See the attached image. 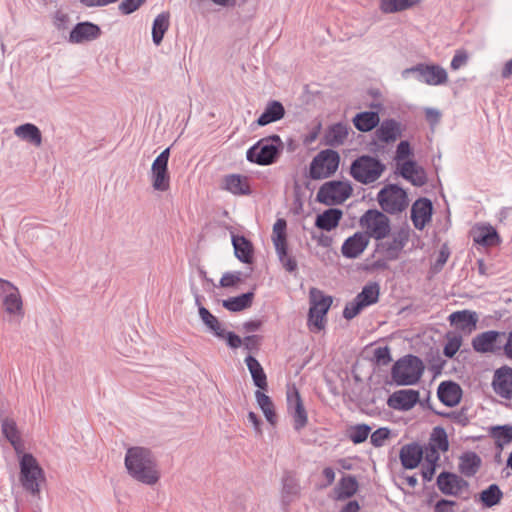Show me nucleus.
Wrapping results in <instances>:
<instances>
[{"label": "nucleus", "mask_w": 512, "mask_h": 512, "mask_svg": "<svg viewBox=\"0 0 512 512\" xmlns=\"http://www.w3.org/2000/svg\"><path fill=\"white\" fill-rule=\"evenodd\" d=\"M124 464L127 473L140 483L152 486L160 479L157 460L148 448L141 446L128 448Z\"/></svg>", "instance_id": "obj_1"}, {"label": "nucleus", "mask_w": 512, "mask_h": 512, "mask_svg": "<svg viewBox=\"0 0 512 512\" xmlns=\"http://www.w3.org/2000/svg\"><path fill=\"white\" fill-rule=\"evenodd\" d=\"M284 145L279 135L273 134L258 140L246 152V159L253 164L269 166L277 162Z\"/></svg>", "instance_id": "obj_2"}, {"label": "nucleus", "mask_w": 512, "mask_h": 512, "mask_svg": "<svg viewBox=\"0 0 512 512\" xmlns=\"http://www.w3.org/2000/svg\"><path fill=\"white\" fill-rule=\"evenodd\" d=\"M423 361L415 355H406L392 366L391 377L399 386L415 385L424 372Z\"/></svg>", "instance_id": "obj_3"}, {"label": "nucleus", "mask_w": 512, "mask_h": 512, "mask_svg": "<svg viewBox=\"0 0 512 512\" xmlns=\"http://www.w3.org/2000/svg\"><path fill=\"white\" fill-rule=\"evenodd\" d=\"M385 170L386 165L371 155L358 156L350 165V175L364 185L376 182Z\"/></svg>", "instance_id": "obj_4"}, {"label": "nucleus", "mask_w": 512, "mask_h": 512, "mask_svg": "<svg viewBox=\"0 0 512 512\" xmlns=\"http://www.w3.org/2000/svg\"><path fill=\"white\" fill-rule=\"evenodd\" d=\"M19 480L23 489L33 496L40 494V483L45 481V474L37 459L31 453H25L20 459Z\"/></svg>", "instance_id": "obj_5"}, {"label": "nucleus", "mask_w": 512, "mask_h": 512, "mask_svg": "<svg viewBox=\"0 0 512 512\" xmlns=\"http://www.w3.org/2000/svg\"><path fill=\"white\" fill-rule=\"evenodd\" d=\"M381 209L388 214L402 213L409 205L408 194L398 184H387L377 194Z\"/></svg>", "instance_id": "obj_6"}, {"label": "nucleus", "mask_w": 512, "mask_h": 512, "mask_svg": "<svg viewBox=\"0 0 512 512\" xmlns=\"http://www.w3.org/2000/svg\"><path fill=\"white\" fill-rule=\"evenodd\" d=\"M413 75L415 79L430 86L445 84L448 80L447 71L438 64L418 63L402 71V77Z\"/></svg>", "instance_id": "obj_7"}, {"label": "nucleus", "mask_w": 512, "mask_h": 512, "mask_svg": "<svg viewBox=\"0 0 512 512\" xmlns=\"http://www.w3.org/2000/svg\"><path fill=\"white\" fill-rule=\"evenodd\" d=\"M340 155L333 149L320 151L311 161L309 177L313 180L325 179L332 176L338 169Z\"/></svg>", "instance_id": "obj_8"}, {"label": "nucleus", "mask_w": 512, "mask_h": 512, "mask_svg": "<svg viewBox=\"0 0 512 512\" xmlns=\"http://www.w3.org/2000/svg\"><path fill=\"white\" fill-rule=\"evenodd\" d=\"M359 225L365 228L363 232L368 238L382 240L386 238L390 231V219L383 212L377 209L367 210L359 219Z\"/></svg>", "instance_id": "obj_9"}, {"label": "nucleus", "mask_w": 512, "mask_h": 512, "mask_svg": "<svg viewBox=\"0 0 512 512\" xmlns=\"http://www.w3.org/2000/svg\"><path fill=\"white\" fill-rule=\"evenodd\" d=\"M333 302L331 296H325L315 288L311 289V306L308 313V325L313 332H319L325 328V316Z\"/></svg>", "instance_id": "obj_10"}, {"label": "nucleus", "mask_w": 512, "mask_h": 512, "mask_svg": "<svg viewBox=\"0 0 512 512\" xmlns=\"http://www.w3.org/2000/svg\"><path fill=\"white\" fill-rule=\"evenodd\" d=\"M353 192L350 182L332 180L325 182L318 190L316 201L327 206L342 204Z\"/></svg>", "instance_id": "obj_11"}, {"label": "nucleus", "mask_w": 512, "mask_h": 512, "mask_svg": "<svg viewBox=\"0 0 512 512\" xmlns=\"http://www.w3.org/2000/svg\"><path fill=\"white\" fill-rule=\"evenodd\" d=\"M170 147L164 149L153 161L151 167L152 187L156 191L165 192L170 187V175L168 172V161Z\"/></svg>", "instance_id": "obj_12"}, {"label": "nucleus", "mask_w": 512, "mask_h": 512, "mask_svg": "<svg viewBox=\"0 0 512 512\" xmlns=\"http://www.w3.org/2000/svg\"><path fill=\"white\" fill-rule=\"evenodd\" d=\"M394 173L416 187H422L428 181L425 169L415 160H406L405 162L398 163Z\"/></svg>", "instance_id": "obj_13"}, {"label": "nucleus", "mask_w": 512, "mask_h": 512, "mask_svg": "<svg viewBox=\"0 0 512 512\" xmlns=\"http://www.w3.org/2000/svg\"><path fill=\"white\" fill-rule=\"evenodd\" d=\"M281 505L287 511L289 506L301 495L299 479L293 471H284L281 478Z\"/></svg>", "instance_id": "obj_14"}, {"label": "nucleus", "mask_w": 512, "mask_h": 512, "mask_svg": "<svg viewBox=\"0 0 512 512\" xmlns=\"http://www.w3.org/2000/svg\"><path fill=\"white\" fill-rule=\"evenodd\" d=\"M0 294H4L3 305L9 314H23L21 295L17 287L8 280L0 278Z\"/></svg>", "instance_id": "obj_15"}, {"label": "nucleus", "mask_w": 512, "mask_h": 512, "mask_svg": "<svg viewBox=\"0 0 512 512\" xmlns=\"http://www.w3.org/2000/svg\"><path fill=\"white\" fill-rule=\"evenodd\" d=\"M436 484L438 489L448 496H458L463 489L469 486L465 479L449 471H442L437 477Z\"/></svg>", "instance_id": "obj_16"}, {"label": "nucleus", "mask_w": 512, "mask_h": 512, "mask_svg": "<svg viewBox=\"0 0 512 512\" xmlns=\"http://www.w3.org/2000/svg\"><path fill=\"white\" fill-rule=\"evenodd\" d=\"M433 214L432 201L426 197L417 199L411 207V220L416 229L422 230L431 221Z\"/></svg>", "instance_id": "obj_17"}, {"label": "nucleus", "mask_w": 512, "mask_h": 512, "mask_svg": "<svg viewBox=\"0 0 512 512\" xmlns=\"http://www.w3.org/2000/svg\"><path fill=\"white\" fill-rule=\"evenodd\" d=\"M409 236V230L401 228L393 234L391 241L381 242L378 248L385 254L387 260H396L407 244Z\"/></svg>", "instance_id": "obj_18"}, {"label": "nucleus", "mask_w": 512, "mask_h": 512, "mask_svg": "<svg viewBox=\"0 0 512 512\" xmlns=\"http://www.w3.org/2000/svg\"><path fill=\"white\" fill-rule=\"evenodd\" d=\"M419 392L413 389L395 391L387 400V405L398 411H408L419 402Z\"/></svg>", "instance_id": "obj_19"}, {"label": "nucleus", "mask_w": 512, "mask_h": 512, "mask_svg": "<svg viewBox=\"0 0 512 512\" xmlns=\"http://www.w3.org/2000/svg\"><path fill=\"white\" fill-rule=\"evenodd\" d=\"M287 401L288 408L293 417V427L297 432H299L308 423V415L299 392L295 389L293 393H288Z\"/></svg>", "instance_id": "obj_20"}, {"label": "nucleus", "mask_w": 512, "mask_h": 512, "mask_svg": "<svg viewBox=\"0 0 512 512\" xmlns=\"http://www.w3.org/2000/svg\"><path fill=\"white\" fill-rule=\"evenodd\" d=\"M100 35L101 29L97 24L89 21L79 22L71 30L69 42L79 44L87 41H93L99 38Z\"/></svg>", "instance_id": "obj_21"}, {"label": "nucleus", "mask_w": 512, "mask_h": 512, "mask_svg": "<svg viewBox=\"0 0 512 512\" xmlns=\"http://www.w3.org/2000/svg\"><path fill=\"white\" fill-rule=\"evenodd\" d=\"M368 244V236L363 232H356L343 242L341 253L345 258L355 259L364 252Z\"/></svg>", "instance_id": "obj_22"}, {"label": "nucleus", "mask_w": 512, "mask_h": 512, "mask_svg": "<svg viewBox=\"0 0 512 512\" xmlns=\"http://www.w3.org/2000/svg\"><path fill=\"white\" fill-rule=\"evenodd\" d=\"M379 124L374 134L380 142L393 143L402 136L404 128L396 119H385Z\"/></svg>", "instance_id": "obj_23"}, {"label": "nucleus", "mask_w": 512, "mask_h": 512, "mask_svg": "<svg viewBox=\"0 0 512 512\" xmlns=\"http://www.w3.org/2000/svg\"><path fill=\"white\" fill-rule=\"evenodd\" d=\"M423 457V447L417 442H412L402 446L399 452L401 465L405 469L409 470L417 468Z\"/></svg>", "instance_id": "obj_24"}, {"label": "nucleus", "mask_w": 512, "mask_h": 512, "mask_svg": "<svg viewBox=\"0 0 512 512\" xmlns=\"http://www.w3.org/2000/svg\"><path fill=\"white\" fill-rule=\"evenodd\" d=\"M437 395L441 403L448 407L458 405L462 398V389L454 381H443L439 384Z\"/></svg>", "instance_id": "obj_25"}, {"label": "nucleus", "mask_w": 512, "mask_h": 512, "mask_svg": "<svg viewBox=\"0 0 512 512\" xmlns=\"http://www.w3.org/2000/svg\"><path fill=\"white\" fill-rule=\"evenodd\" d=\"M493 389L502 398H512V368L504 366L495 372Z\"/></svg>", "instance_id": "obj_26"}, {"label": "nucleus", "mask_w": 512, "mask_h": 512, "mask_svg": "<svg viewBox=\"0 0 512 512\" xmlns=\"http://www.w3.org/2000/svg\"><path fill=\"white\" fill-rule=\"evenodd\" d=\"M222 188L233 195H250L252 193L249 178L241 174L224 176Z\"/></svg>", "instance_id": "obj_27"}, {"label": "nucleus", "mask_w": 512, "mask_h": 512, "mask_svg": "<svg viewBox=\"0 0 512 512\" xmlns=\"http://www.w3.org/2000/svg\"><path fill=\"white\" fill-rule=\"evenodd\" d=\"M235 257L244 264L253 263L254 247L252 242L243 235H232Z\"/></svg>", "instance_id": "obj_28"}, {"label": "nucleus", "mask_w": 512, "mask_h": 512, "mask_svg": "<svg viewBox=\"0 0 512 512\" xmlns=\"http://www.w3.org/2000/svg\"><path fill=\"white\" fill-rule=\"evenodd\" d=\"M505 332L485 331L472 339V347L476 352L488 353L495 351V343L499 336H505Z\"/></svg>", "instance_id": "obj_29"}, {"label": "nucleus", "mask_w": 512, "mask_h": 512, "mask_svg": "<svg viewBox=\"0 0 512 512\" xmlns=\"http://www.w3.org/2000/svg\"><path fill=\"white\" fill-rule=\"evenodd\" d=\"M349 127L346 123L338 122L330 125L324 134V143L329 147H339L348 137Z\"/></svg>", "instance_id": "obj_30"}, {"label": "nucleus", "mask_w": 512, "mask_h": 512, "mask_svg": "<svg viewBox=\"0 0 512 512\" xmlns=\"http://www.w3.org/2000/svg\"><path fill=\"white\" fill-rule=\"evenodd\" d=\"M482 465L481 457L473 451H467L459 457L458 469L465 477H473Z\"/></svg>", "instance_id": "obj_31"}, {"label": "nucleus", "mask_w": 512, "mask_h": 512, "mask_svg": "<svg viewBox=\"0 0 512 512\" xmlns=\"http://www.w3.org/2000/svg\"><path fill=\"white\" fill-rule=\"evenodd\" d=\"M285 116V108L280 101L271 100L267 103L264 111L256 120L258 126H266L270 123L281 120Z\"/></svg>", "instance_id": "obj_32"}, {"label": "nucleus", "mask_w": 512, "mask_h": 512, "mask_svg": "<svg viewBox=\"0 0 512 512\" xmlns=\"http://www.w3.org/2000/svg\"><path fill=\"white\" fill-rule=\"evenodd\" d=\"M343 216L339 208H329L318 214L315 220V226L321 230L331 231L335 229Z\"/></svg>", "instance_id": "obj_33"}, {"label": "nucleus", "mask_w": 512, "mask_h": 512, "mask_svg": "<svg viewBox=\"0 0 512 512\" xmlns=\"http://www.w3.org/2000/svg\"><path fill=\"white\" fill-rule=\"evenodd\" d=\"M353 125L360 132H370L380 123L377 111H363L357 113L352 119Z\"/></svg>", "instance_id": "obj_34"}, {"label": "nucleus", "mask_w": 512, "mask_h": 512, "mask_svg": "<svg viewBox=\"0 0 512 512\" xmlns=\"http://www.w3.org/2000/svg\"><path fill=\"white\" fill-rule=\"evenodd\" d=\"M449 321L450 324L454 325L457 329L470 331L476 327L478 318L476 312L470 310H462L450 314Z\"/></svg>", "instance_id": "obj_35"}, {"label": "nucleus", "mask_w": 512, "mask_h": 512, "mask_svg": "<svg viewBox=\"0 0 512 512\" xmlns=\"http://www.w3.org/2000/svg\"><path fill=\"white\" fill-rule=\"evenodd\" d=\"M245 363L252 376L254 385L258 387L260 391L267 390V376L259 361L255 357L248 355L245 358Z\"/></svg>", "instance_id": "obj_36"}, {"label": "nucleus", "mask_w": 512, "mask_h": 512, "mask_svg": "<svg viewBox=\"0 0 512 512\" xmlns=\"http://www.w3.org/2000/svg\"><path fill=\"white\" fill-rule=\"evenodd\" d=\"M14 134L22 140H25L36 147L42 144V134L40 129L32 124L25 123L14 129Z\"/></svg>", "instance_id": "obj_37"}, {"label": "nucleus", "mask_w": 512, "mask_h": 512, "mask_svg": "<svg viewBox=\"0 0 512 512\" xmlns=\"http://www.w3.org/2000/svg\"><path fill=\"white\" fill-rule=\"evenodd\" d=\"M359 484L355 476H343L334 488L336 499L344 500L352 497L358 490Z\"/></svg>", "instance_id": "obj_38"}, {"label": "nucleus", "mask_w": 512, "mask_h": 512, "mask_svg": "<svg viewBox=\"0 0 512 512\" xmlns=\"http://www.w3.org/2000/svg\"><path fill=\"white\" fill-rule=\"evenodd\" d=\"M254 299V292L249 291L235 297H229L222 301V306L231 311L239 312L251 307Z\"/></svg>", "instance_id": "obj_39"}, {"label": "nucleus", "mask_w": 512, "mask_h": 512, "mask_svg": "<svg viewBox=\"0 0 512 512\" xmlns=\"http://www.w3.org/2000/svg\"><path fill=\"white\" fill-rule=\"evenodd\" d=\"M170 14L168 12H162L156 16L152 25V40L155 45H160L165 33L169 28Z\"/></svg>", "instance_id": "obj_40"}, {"label": "nucleus", "mask_w": 512, "mask_h": 512, "mask_svg": "<svg viewBox=\"0 0 512 512\" xmlns=\"http://www.w3.org/2000/svg\"><path fill=\"white\" fill-rule=\"evenodd\" d=\"M255 398L266 420L274 426L277 423V415L271 398L260 390L255 392Z\"/></svg>", "instance_id": "obj_41"}, {"label": "nucleus", "mask_w": 512, "mask_h": 512, "mask_svg": "<svg viewBox=\"0 0 512 512\" xmlns=\"http://www.w3.org/2000/svg\"><path fill=\"white\" fill-rule=\"evenodd\" d=\"M490 435L496 447L501 451L505 444L512 442V425H496L490 428Z\"/></svg>", "instance_id": "obj_42"}, {"label": "nucleus", "mask_w": 512, "mask_h": 512, "mask_svg": "<svg viewBox=\"0 0 512 512\" xmlns=\"http://www.w3.org/2000/svg\"><path fill=\"white\" fill-rule=\"evenodd\" d=\"M1 431L13 447L16 448L20 444V432L14 419L9 417L3 418L1 420Z\"/></svg>", "instance_id": "obj_43"}, {"label": "nucleus", "mask_w": 512, "mask_h": 512, "mask_svg": "<svg viewBox=\"0 0 512 512\" xmlns=\"http://www.w3.org/2000/svg\"><path fill=\"white\" fill-rule=\"evenodd\" d=\"M503 492L497 484H491L480 493V501L484 507L491 508L500 503Z\"/></svg>", "instance_id": "obj_44"}, {"label": "nucleus", "mask_w": 512, "mask_h": 512, "mask_svg": "<svg viewBox=\"0 0 512 512\" xmlns=\"http://www.w3.org/2000/svg\"><path fill=\"white\" fill-rule=\"evenodd\" d=\"M199 316L204 325L213 333L216 337H223V328L216 316H214L207 308L200 306Z\"/></svg>", "instance_id": "obj_45"}, {"label": "nucleus", "mask_w": 512, "mask_h": 512, "mask_svg": "<svg viewBox=\"0 0 512 512\" xmlns=\"http://www.w3.org/2000/svg\"><path fill=\"white\" fill-rule=\"evenodd\" d=\"M380 294V286L377 282H370L366 284L360 293L357 294L360 300L366 307L378 302Z\"/></svg>", "instance_id": "obj_46"}, {"label": "nucleus", "mask_w": 512, "mask_h": 512, "mask_svg": "<svg viewBox=\"0 0 512 512\" xmlns=\"http://www.w3.org/2000/svg\"><path fill=\"white\" fill-rule=\"evenodd\" d=\"M474 241L482 246H493L500 241L499 234L492 226H484L474 236Z\"/></svg>", "instance_id": "obj_47"}, {"label": "nucleus", "mask_w": 512, "mask_h": 512, "mask_svg": "<svg viewBox=\"0 0 512 512\" xmlns=\"http://www.w3.org/2000/svg\"><path fill=\"white\" fill-rule=\"evenodd\" d=\"M287 222L283 218L277 219L273 225L272 241L275 249H280L283 252V246L287 244Z\"/></svg>", "instance_id": "obj_48"}, {"label": "nucleus", "mask_w": 512, "mask_h": 512, "mask_svg": "<svg viewBox=\"0 0 512 512\" xmlns=\"http://www.w3.org/2000/svg\"><path fill=\"white\" fill-rule=\"evenodd\" d=\"M421 0H381V9L385 13H395L417 5Z\"/></svg>", "instance_id": "obj_49"}, {"label": "nucleus", "mask_w": 512, "mask_h": 512, "mask_svg": "<svg viewBox=\"0 0 512 512\" xmlns=\"http://www.w3.org/2000/svg\"><path fill=\"white\" fill-rule=\"evenodd\" d=\"M428 444L434 446L442 452L448 451L449 440L446 430L441 426L434 427Z\"/></svg>", "instance_id": "obj_50"}, {"label": "nucleus", "mask_w": 512, "mask_h": 512, "mask_svg": "<svg viewBox=\"0 0 512 512\" xmlns=\"http://www.w3.org/2000/svg\"><path fill=\"white\" fill-rule=\"evenodd\" d=\"M371 432V427L368 424H356L351 426L347 433L348 438L354 443V444H361L365 442Z\"/></svg>", "instance_id": "obj_51"}, {"label": "nucleus", "mask_w": 512, "mask_h": 512, "mask_svg": "<svg viewBox=\"0 0 512 512\" xmlns=\"http://www.w3.org/2000/svg\"><path fill=\"white\" fill-rule=\"evenodd\" d=\"M279 261L286 271L293 273L297 271L298 265L296 259L288 254V245L283 246V252L280 249H275Z\"/></svg>", "instance_id": "obj_52"}, {"label": "nucleus", "mask_w": 512, "mask_h": 512, "mask_svg": "<svg viewBox=\"0 0 512 512\" xmlns=\"http://www.w3.org/2000/svg\"><path fill=\"white\" fill-rule=\"evenodd\" d=\"M414 152L411 147V144L408 140H402L398 143L395 153V161L396 166L398 163H401V161L405 162L406 160H410L409 157L413 156Z\"/></svg>", "instance_id": "obj_53"}, {"label": "nucleus", "mask_w": 512, "mask_h": 512, "mask_svg": "<svg viewBox=\"0 0 512 512\" xmlns=\"http://www.w3.org/2000/svg\"><path fill=\"white\" fill-rule=\"evenodd\" d=\"M366 306L355 297L351 302H348L343 310V317L347 320L355 318Z\"/></svg>", "instance_id": "obj_54"}, {"label": "nucleus", "mask_w": 512, "mask_h": 512, "mask_svg": "<svg viewBox=\"0 0 512 512\" xmlns=\"http://www.w3.org/2000/svg\"><path fill=\"white\" fill-rule=\"evenodd\" d=\"M462 344V337L460 335L448 337V341L444 346L443 353L447 358H453L458 352Z\"/></svg>", "instance_id": "obj_55"}, {"label": "nucleus", "mask_w": 512, "mask_h": 512, "mask_svg": "<svg viewBox=\"0 0 512 512\" xmlns=\"http://www.w3.org/2000/svg\"><path fill=\"white\" fill-rule=\"evenodd\" d=\"M374 360L379 366H386L392 361L390 348L388 346L377 347L374 350Z\"/></svg>", "instance_id": "obj_56"}, {"label": "nucleus", "mask_w": 512, "mask_h": 512, "mask_svg": "<svg viewBox=\"0 0 512 512\" xmlns=\"http://www.w3.org/2000/svg\"><path fill=\"white\" fill-rule=\"evenodd\" d=\"M390 436V429L386 427H381L375 430L370 437L371 444L374 447H382L384 445L385 440H387Z\"/></svg>", "instance_id": "obj_57"}, {"label": "nucleus", "mask_w": 512, "mask_h": 512, "mask_svg": "<svg viewBox=\"0 0 512 512\" xmlns=\"http://www.w3.org/2000/svg\"><path fill=\"white\" fill-rule=\"evenodd\" d=\"M450 256V249L446 243H444L438 253L437 260L435 261L433 265V269L436 272H439L442 270L443 266L446 264L448 258Z\"/></svg>", "instance_id": "obj_58"}, {"label": "nucleus", "mask_w": 512, "mask_h": 512, "mask_svg": "<svg viewBox=\"0 0 512 512\" xmlns=\"http://www.w3.org/2000/svg\"><path fill=\"white\" fill-rule=\"evenodd\" d=\"M241 281L240 272H226L220 279V286L223 288L234 287Z\"/></svg>", "instance_id": "obj_59"}, {"label": "nucleus", "mask_w": 512, "mask_h": 512, "mask_svg": "<svg viewBox=\"0 0 512 512\" xmlns=\"http://www.w3.org/2000/svg\"><path fill=\"white\" fill-rule=\"evenodd\" d=\"M146 0H123L119 4V10L124 15L135 12Z\"/></svg>", "instance_id": "obj_60"}, {"label": "nucleus", "mask_w": 512, "mask_h": 512, "mask_svg": "<svg viewBox=\"0 0 512 512\" xmlns=\"http://www.w3.org/2000/svg\"><path fill=\"white\" fill-rule=\"evenodd\" d=\"M467 61H468L467 52L463 49L456 50V52L451 60L450 67L453 70H458L460 67L465 65L467 63Z\"/></svg>", "instance_id": "obj_61"}, {"label": "nucleus", "mask_w": 512, "mask_h": 512, "mask_svg": "<svg viewBox=\"0 0 512 512\" xmlns=\"http://www.w3.org/2000/svg\"><path fill=\"white\" fill-rule=\"evenodd\" d=\"M222 334H223V337H219V338L220 339H225L227 345L230 348L237 349V348H239L242 345V341L243 340L236 333L231 332V331L226 332L225 330H223Z\"/></svg>", "instance_id": "obj_62"}, {"label": "nucleus", "mask_w": 512, "mask_h": 512, "mask_svg": "<svg viewBox=\"0 0 512 512\" xmlns=\"http://www.w3.org/2000/svg\"><path fill=\"white\" fill-rule=\"evenodd\" d=\"M424 450V454H425V460L427 463H430V464H436L438 463L439 459H440V454H439V449L435 448L434 446L432 445H429L427 444L425 446V448H423Z\"/></svg>", "instance_id": "obj_63"}, {"label": "nucleus", "mask_w": 512, "mask_h": 512, "mask_svg": "<svg viewBox=\"0 0 512 512\" xmlns=\"http://www.w3.org/2000/svg\"><path fill=\"white\" fill-rule=\"evenodd\" d=\"M456 505V501L442 498L436 502L434 512H454L453 507Z\"/></svg>", "instance_id": "obj_64"}]
</instances>
